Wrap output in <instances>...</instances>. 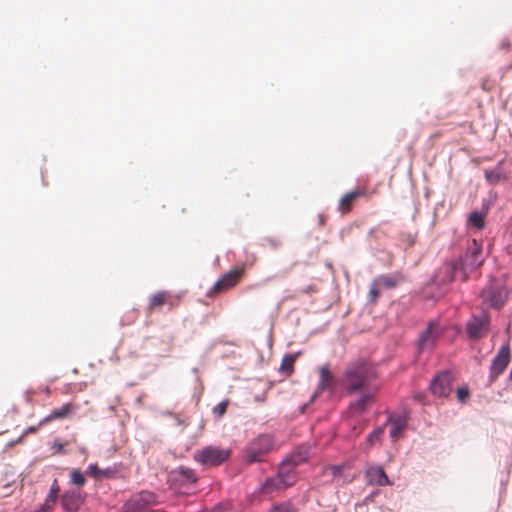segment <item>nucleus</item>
Here are the masks:
<instances>
[{
	"mask_svg": "<svg viewBox=\"0 0 512 512\" xmlns=\"http://www.w3.org/2000/svg\"><path fill=\"white\" fill-rule=\"evenodd\" d=\"M377 377L376 370L361 359L347 366L343 374V386L348 394L374 389L371 383Z\"/></svg>",
	"mask_w": 512,
	"mask_h": 512,
	"instance_id": "nucleus-1",
	"label": "nucleus"
},
{
	"mask_svg": "<svg viewBox=\"0 0 512 512\" xmlns=\"http://www.w3.org/2000/svg\"><path fill=\"white\" fill-rule=\"evenodd\" d=\"M484 262L482 257V246L473 240L463 257L456 259L450 268V276L448 281L454 280L456 273H461L462 279L465 281L468 279L471 271L478 269Z\"/></svg>",
	"mask_w": 512,
	"mask_h": 512,
	"instance_id": "nucleus-2",
	"label": "nucleus"
},
{
	"mask_svg": "<svg viewBox=\"0 0 512 512\" xmlns=\"http://www.w3.org/2000/svg\"><path fill=\"white\" fill-rule=\"evenodd\" d=\"M295 467L284 458L279 464L276 475L269 477L262 483V490L266 493L280 488L292 486L296 481Z\"/></svg>",
	"mask_w": 512,
	"mask_h": 512,
	"instance_id": "nucleus-3",
	"label": "nucleus"
},
{
	"mask_svg": "<svg viewBox=\"0 0 512 512\" xmlns=\"http://www.w3.org/2000/svg\"><path fill=\"white\" fill-rule=\"evenodd\" d=\"M274 439L270 434H261L250 441L244 449V457L248 464L260 463L273 450Z\"/></svg>",
	"mask_w": 512,
	"mask_h": 512,
	"instance_id": "nucleus-4",
	"label": "nucleus"
},
{
	"mask_svg": "<svg viewBox=\"0 0 512 512\" xmlns=\"http://www.w3.org/2000/svg\"><path fill=\"white\" fill-rule=\"evenodd\" d=\"M167 481L176 492L189 494L195 488L197 477L192 469L179 466L168 474Z\"/></svg>",
	"mask_w": 512,
	"mask_h": 512,
	"instance_id": "nucleus-5",
	"label": "nucleus"
},
{
	"mask_svg": "<svg viewBox=\"0 0 512 512\" xmlns=\"http://www.w3.org/2000/svg\"><path fill=\"white\" fill-rule=\"evenodd\" d=\"M230 450L217 446H206L194 452L193 458L203 466L216 467L223 464L230 457Z\"/></svg>",
	"mask_w": 512,
	"mask_h": 512,
	"instance_id": "nucleus-6",
	"label": "nucleus"
},
{
	"mask_svg": "<svg viewBox=\"0 0 512 512\" xmlns=\"http://www.w3.org/2000/svg\"><path fill=\"white\" fill-rule=\"evenodd\" d=\"M157 503L155 493L142 490L124 502L120 512H145Z\"/></svg>",
	"mask_w": 512,
	"mask_h": 512,
	"instance_id": "nucleus-7",
	"label": "nucleus"
},
{
	"mask_svg": "<svg viewBox=\"0 0 512 512\" xmlns=\"http://www.w3.org/2000/svg\"><path fill=\"white\" fill-rule=\"evenodd\" d=\"M511 358V349L509 343H505L499 349L497 355L493 358L489 367L488 382L492 384L505 371Z\"/></svg>",
	"mask_w": 512,
	"mask_h": 512,
	"instance_id": "nucleus-8",
	"label": "nucleus"
},
{
	"mask_svg": "<svg viewBox=\"0 0 512 512\" xmlns=\"http://www.w3.org/2000/svg\"><path fill=\"white\" fill-rule=\"evenodd\" d=\"M87 498V493L79 489H67L60 496V505L64 512H79Z\"/></svg>",
	"mask_w": 512,
	"mask_h": 512,
	"instance_id": "nucleus-9",
	"label": "nucleus"
},
{
	"mask_svg": "<svg viewBox=\"0 0 512 512\" xmlns=\"http://www.w3.org/2000/svg\"><path fill=\"white\" fill-rule=\"evenodd\" d=\"M489 324L490 317L488 313L473 314L466 323V333L470 339L478 340L488 330Z\"/></svg>",
	"mask_w": 512,
	"mask_h": 512,
	"instance_id": "nucleus-10",
	"label": "nucleus"
},
{
	"mask_svg": "<svg viewBox=\"0 0 512 512\" xmlns=\"http://www.w3.org/2000/svg\"><path fill=\"white\" fill-rule=\"evenodd\" d=\"M452 377L447 370L437 373L430 382V390L436 397H448L452 390Z\"/></svg>",
	"mask_w": 512,
	"mask_h": 512,
	"instance_id": "nucleus-11",
	"label": "nucleus"
},
{
	"mask_svg": "<svg viewBox=\"0 0 512 512\" xmlns=\"http://www.w3.org/2000/svg\"><path fill=\"white\" fill-rule=\"evenodd\" d=\"M376 394L377 388L360 391V395L350 402L348 409L354 414L367 412L370 405L374 402Z\"/></svg>",
	"mask_w": 512,
	"mask_h": 512,
	"instance_id": "nucleus-12",
	"label": "nucleus"
},
{
	"mask_svg": "<svg viewBox=\"0 0 512 512\" xmlns=\"http://www.w3.org/2000/svg\"><path fill=\"white\" fill-rule=\"evenodd\" d=\"M123 467L122 463H115L112 466L101 469L96 463H91L87 467L86 474L96 479H117L121 477Z\"/></svg>",
	"mask_w": 512,
	"mask_h": 512,
	"instance_id": "nucleus-13",
	"label": "nucleus"
},
{
	"mask_svg": "<svg viewBox=\"0 0 512 512\" xmlns=\"http://www.w3.org/2000/svg\"><path fill=\"white\" fill-rule=\"evenodd\" d=\"M481 296L484 302L488 303L494 309H501L506 302V294L501 287L489 285L486 286Z\"/></svg>",
	"mask_w": 512,
	"mask_h": 512,
	"instance_id": "nucleus-14",
	"label": "nucleus"
},
{
	"mask_svg": "<svg viewBox=\"0 0 512 512\" xmlns=\"http://www.w3.org/2000/svg\"><path fill=\"white\" fill-rule=\"evenodd\" d=\"M364 475L368 485L374 486H387L391 485V481L384 471L383 467L379 464L367 466Z\"/></svg>",
	"mask_w": 512,
	"mask_h": 512,
	"instance_id": "nucleus-15",
	"label": "nucleus"
},
{
	"mask_svg": "<svg viewBox=\"0 0 512 512\" xmlns=\"http://www.w3.org/2000/svg\"><path fill=\"white\" fill-rule=\"evenodd\" d=\"M409 416L406 413L399 415H389L387 417V423L391 425L390 437L392 440H397L399 436L407 427Z\"/></svg>",
	"mask_w": 512,
	"mask_h": 512,
	"instance_id": "nucleus-16",
	"label": "nucleus"
},
{
	"mask_svg": "<svg viewBox=\"0 0 512 512\" xmlns=\"http://www.w3.org/2000/svg\"><path fill=\"white\" fill-rule=\"evenodd\" d=\"M334 376L327 366H322L319 371V384L315 393L311 396L310 402H313L317 395L326 390H333Z\"/></svg>",
	"mask_w": 512,
	"mask_h": 512,
	"instance_id": "nucleus-17",
	"label": "nucleus"
},
{
	"mask_svg": "<svg viewBox=\"0 0 512 512\" xmlns=\"http://www.w3.org/2000/svg\"><path fill=\"white\" fill-rule=\"evenodd\" d=\"M438 333L433 331V326L430 323L425 330H423L418 338V350L423 352L426 349H432L438 338Z\"/></svg>",
	"mask_w": 512,
	"mask_h": 512,
	"instance_id": "nucleus-18",
	"label": "nucleus"
},
{
	"mask_svg": "<svg viewBox=\"0 0 512 512\" xmlns=\"http://www.w3.org/2000/svg\"><path fill=\"white\" fill-rule=\"evenodd\" d=\"M328 469L330 470L334 481H336L339 486H345L353 482L356 478L355 474L342 469L340 465L337 464L330 465Z\"/></svg>",
	"mask_w": 512,
	"mask_h": 512,
	"instance_id": "nucleus-19",
	"label": "nucleus"
},
{
	"mask_svg": "<svg viewBox=\"0 0 512 512\" xmlns=\"http://www.w3.org/2000/svg\"><path fill=\"white\" fill-rule=\"evenodd\" d=\"M376 284H379L381 288L385 289H393L395 288L401 281H403L404 277L402 273H394V274H383L374 278Z\"/></svg>",
	"mask_w": 512,
	"mask_h": 512,
	"instance_id": "nucleus-20",
	"label": "nucleus"
},
{
	"mask_svg": "<svg viewBox=\"0 0 512 512\" xmlns=\"http://www.w3.org/2000/svg\"><path fill=\"white\" fill-rule=\"evenodd\" d=\"M286 461H289L292 465L298 466L306 462L309 458V448L299 447L294 450L291 454L285 457Z\"/></svg>",
	"mask_w": 512,
	"mask_h": 512,
	"instance_id": "nucleus-21",
	"label": "nucleus"
},
{
	"mask_svg": "<svg viewBox=\"0 0 512 512\" xmlns=\"http://www.w3.org/2000/svg\"><path fill=\"white\" fill-rule=\"evenodd\" d=\"M59 493H60V486L58 484L57 479H54L53 483L49 489V492L45 498V501L42 505H44V507H47L50 510H52V508L56 504V502L58 500L60 501L61 495H59Z\"/></svg>",
	"mask_w": 512,
	"mask_h": 512,
	"instance_id": "nucleus-22",
	"label": "nucleus"
},
{
	"mask_svg": "<svg viewBox=\"0 0 512 512\" xmlns=\"http://www.w3.org/2000/svg\"><path fill=\"white\" fill-rule=\"evenodd\" d=\"M485 178L487 182L491 185L499 183L504 178V172L501 163H499L493 169L485 170Z\"/></svg>",
	"mask_w": 512,
	"mask_h": 512,
	"instance_id": "nucleus-23",
	"label": "nucleus"
},
{
	"mask_svg": "<svg viewBox=\"0 0 512 512\" xmlns=\"http://www.w3.org/2000/svg\"><path fill=\"white\" fill-rule=\"evenodd\" d=\"M72 410V404L66 403L62 407L54 409L46 418L44 421H50L53 419H62L67 417Z\"/></svg>",
	"mask_w": 512,
	"mask_h": 512,
	"instance_id": "nucleus-24",
	"label": "nucleus"
},
{
	"mask_svg": "<svg viewBox=\"0 0 512 512\" xmlns=\"http://www.w3.org/2000/svg\"><path fill=\"white\" fill-rule=\"evenodd\" d=\"M361 195L359 191H352L345 194L339 201L338 208L343 213L347 212L350 209V204Z\"/></svg>",
	"mask_w": 512,
	"mask_h": 512,
	"instance_id": "nucleus-25",
	"label": "nucleus"
},
{
	"mask_svg": "<svg viewBox=\"0 0 512 512\" xmlns=\"http://www.w3.org/2000/svg\"><path fill=\"white\" fill-rule=\"evenodd\" d=\"M296 357L297 356L294 354H286L282 359L279 371L287 375H290L294 370V362L296 360Z\"/></svg>",
	"mask_w": 512,
	"mask_h": 512,
	"instance_id": "nucleus-26",
	"label": "nucleus"
},
{
	"mask_svg": "<svg viewBox=\"0 0 512 512\" xmlns=\"http://www.w3.org/2000/svg\"><path fill=\"white\" fill-rule=\"evenodd\" d=\"M239 276H240L239 271L231 270V271L227 272L226 274H224L220 278V280H223V285H224L225 289L227 290L236 285V283L239 280Z\"/></svg>",
	"mask_w": 512,
	"mask_h": 512,
	"instance_id": "nucleus-27",
	"label": "nucleus"
},
{
	"mask_svg": "<svg viewBox=\"0 0 512 512\" xmlns=\"http://www.w3.org/2000/svg\"><path fill=\"white\" fill-rule=\"evenodd\" d=\"M268 512H297L295 505L290 500L277 503Z\"/></svg>",
	"mask_w": 512,
	"mask_h": 512,
	"instance_id": "nucleus-28",
	"label": "nucleus"
},
{
	"mask_svg": "<svg viewBox=\"0 0 512 512\" xmlns=\"http://www.w3.org/2000/svg\"><path fill=\"white\" fill-rule=\"evenodd\" d=\"M70 481L77 487H82L86 483L85 474L79 469H73L70 473Z\"/></svg>",
	"mask_w": 512,
	"mask_h": 512,
	"instance_id": "nucleus-29",
	"label": "nucleus"
},
{
	"mask_svg": "<svg viewBox=\"0 0 512 512\" xmlns=\"http://www.w3.org/2000/svg\"><path fill=\"white\" fill-rule=\"evenodd\" d=\"M468 221L471 226L476 228L484 227V215L479 211H474L470 214Z\"/></svg>",
	"mask_w": 512,
	"mask_h": 512,
	"instance_id": "nucleus-30",
	"label": "nucleus"
},
{
	"mask_svg": "<svg viewBox=\"0 0 512 512\" xmlns=\"http://www.w3.org/2000/svg\"><path fill=\"white\" fill-rule=\"evenodd\" d=\"M380 288L381 287L379 286V284H376L375 279H373L370 284V288H369V302L370 303L376 302L377 298L380 295V290H379Z\"/></svg>",
	"mask_w": 512,
	"mask_h": 512,
	"instance_id": "nucleus-31",
	"label": "nucleus"
},
{
	"mask_svg": "<svg viewBox=\"0 0 512 512\" xmlns=\"http://www.w3.org/2000/svg\"><path fill=\"white\" fill-rule=\"evenodd\" d=\"M165 300V293L164 292H158L151 296L149 301V307L152 308L154 306H160L164 303Z\"/></svg>",
	"mask_w": 512,
	"mask_h": 512,
	"instance_id": "nucleus-32",
	"label": "nucleus"
},
{
	"mask_svg": "<svg viewBox=\"0 0 512 512\" xmlns=\"http://www.w3.org/2000/svg\"><path fill=\"white\" fill-rule=\"evenodd\" d=\"M456 395L459 402L465 403L470 397V391L467 386L458 387Z\"/></svg>",
	"mask_w": 512,
	"mask_h": 512,
	"instance_id": "nucleus-33",
	"label": "nucleus"
},
{
	"mask_svg": "<svg viewBox=\"0 0 512 512\" xmlns=\"http://www.w3.org/2000/svg\"><path fill=\"white\" fill-rule=\"evenodd\" d=\"M225 287L223 285V280L218 279L213 287L208 291L207 296L212 297L214 294L225 291Z\"/></svg>",
	"mask_w": 512,
	"mask_h": 512,
	"instance_id": "nucleus-34",
	"label": "nucleus"
},
{
	"mask_svg": "<svg viewBox=\"0 0 512 512\" xmlns=\"http://www.w3.org/2000/svg\"><path fill=\"white\" fill-rule=\"evenodd\" d=\"M225 287L223 285V280L218 279L213 287L208 291L207 296L212 297L214 294L225 291Z\"/></svg>",
	"mask_w": 512,
	"mask_h": 512,
	"instance_id": "nucleus-35",
	"label": "nucleus"
},
{
	"mask_svg": "<svg viewBox=\"0 0 512 512\" xmlns=\"http://www.w3.org/2000/svg\"><path fill=\"white\" fill-rule=\"evenodd\" d=\"M383 433V427H378L376 428L375 430H373L369 435H368V438L367 440L373 444L374 441L378 440L381 436V434Z\"/></svg>",
	"mask_w": 512,
	"mask_h": 512,
	"instance_id": "nucleus-36",
	"label": "nucleus"
},
{
	"mask_svg": "<svg viewBox=\"0 0 512 512\" xmlns=\"http://www.w3.org/2000/svg\"><path fill=\"white\" fill-rule=\"evenodd\" d=\"M226 408H227V401H222L214 407L213 413L220 417L226 412Z\"/></svg>",
	"mask_w": 512,
	"mask_h": 512,
	"instance_id": "nucleus-37",
	"label": "nucleus"
},
{
	"mask_svg": "<svg viewBox=\"0 0 512 512\" xmlns=\"http://www.w3.org/2000/svg\"><path fill=\"white\" fill-rule=\"evenodd\" d=\"M208 512H230V508L229 505L226 503H219Z\"/></svg>",
	"mask_w": 512,
	"mask_h": 512,
	"instance_id": "nucleus-38",
	"label": "nucleus"
},
{
	"mask_svg": "<svg viewBox=\"0 0 512 512\" xmlns=\"http://www.w3.org/2000/svg\"><path fill=\"white\" fill-rule=\"evenodd\" d=\"M339 465L342 469L350 472V470L353 468L354 463L352 460H346Z\"/></svg>",
	"mask_w": 512,
	"mask_h": 512,
	"instance_id": "nucleus-39",
	"label": "nucleus"
},
{
	"mask_svg": "<svg viewBox=\"0 0 512 512\" xmlns=\"http://www.w3.org/2000/svg\"><path fill=\"white\" fill-rule=\"evenodd\" d=\"M54 448L56 449L57 452H59L61 454L65 453L64 445L62 443L55 442Z\"/></svg>",
	"mask_w": 512,
	"mask_h": 512,
	"instance_id": "nucleus-40",
	"label": "nucleus"
},
{
	"mask_svg": "<svg viewBox=\"0 0 512 512\" xmlns=\"http://www.w3.org/2000/svg\"><path fill=\"white\" fill-rule=\"evenodd\" d=\"M51 510L47 507H44V505H40L39 508L33 510V511H25V512H50Z\"/></svg>",
	"mask_w": 512,
	"mask_h": 512,
	"instance_id": "nucleus-41",
	"label": "nucleus"
},
{
	"mask_svg": "<svg viewBox=\"0 0 512 512\" xmlns=\"http://www.w3.org/2000/svg\"><path fill=\"white\" fill-rule=\"evenodd\" d=\"M376 494H377V492H372L369 495H367L364 499V503H368V502L372 501Z\"/></svg>",
	"mask_w": 512,
	"mask_h": 512,
	"instance_id": "nucleus-42",
	"label": "nucleus"
},
{
	"mask_svg": "<svg viewBox=\"0 0 512 512\" xmlns=\"http://www.w3.org/2000/svg\"><path fill=\"white\" fill-rule=\"evenodd\" d=\"M318 220H319V225H323L324 224V215L323 214H319L318 215Z\"/></svg>",
	"mask_w": 512,
	"mask_h": 512,
	"instance_id": "nucleus-43",
	"label": "nucleus"
},
{
	"mask_svg": "<svg viewBox=\"0 0 512 512\" xmlns=\"http://www.w3.org/2000/svg\"><path fill=\"white\" fill-rule=\"evenodd\" d=\"M305 408H306V405L302 406L301 411L303 412L305 410Z\"/></svg>",
	"mask_w": 512,
	"mask_h": 512,
	"instance_id": "nucleus-44",
	"label": "nucleus"
},
{
	"mask_svg": "<svg viewBox=\"0 0 512 512\" xmlns=\"http://www.w3.org/2000/svg\"><path fill=\"white\" fill-rule=\"evenodd\" d=\"M507 481L501 480V485H505Z\"/></svg>",
	"mask_w": 512,
	"mask_h": 512,
	"instance_id": "nucleus-45",
	"label": "nucleus"
}]
</instances>
